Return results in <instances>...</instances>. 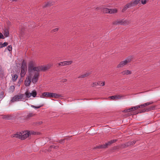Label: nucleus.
Wrapping results in <instances>:
<instances>
[{"label":"nucleus","mask_w":160,"mask_h":160,"mask_svg":"<svg viewBox=\"0 0 160 160\" xmlns=\"http://www.w3.org/2000/svg\"><path fill=\"white\" fill-rule=\"evenodd\" d=\"M130 23V20L123 19H118L112 22L113 25H121L126 26L129 24Z\"/></svg>","instance_id":"obj_1"},{"label":"nucleus","mask_w":160,"mask_h":160,"mask_svg":"<svg viewBox=\"0 0 160 160\" xmlns=\"http://www.w3.org/2000/svg\"><path fill=\"white\" fill-rule=\"evenodd\" d=\"M51 65L48 64L45 66H40L38 67H35L33 69V72L36 71L38 72L40 71H44L49 69L51 67Z\"/></svg>","instance_id":"obj_2"},{"label":"nucleus","mask_w":160,"mask_h":160,"mask_svg":"<svg viewBox=\"0 0 160 160\" xmlns=\"http://www.w3.org/2000/svg\"><path fill=\"white\" fill-rule=\"evenodd\" d=\"M28 100V99H26V98L24 94H21L14 96L12 98L11 100V102H14L16 101H24Z\"/></svg>","instance_id":"obj_3"},{"label":"nucleus","mask_w":160,"mask_h":160,"mask_svg":"<svg viewBox=\"0 0 160 160\" xmlns=\"http://www.w3.org/2000/svg\"><path fill=\"white\" fill-rule=\"evenodd\" d=\"M132 58V56H130L128 57L124 60L120 62L117 65V67L118 68H122L130 62Z\"/></svg>","instance_id":"obj_4"},{"label":"nucleus","mask_w":160,"mask_h":160,"mask_svg":"<svg viewBox=\"0 0 160 160\" xmlns=\"http://www.w3.org/2000/svg\"><path fill=\"white\" fill-rule=\"evenodd\" d=\"M36 63L32 61H30L28 64V72L29 74H32L33 73V69L35 67Z\"/></svg>","instance_id":"obj_5"},{"label":"nucleus","mask_w":160,"mask_h":160,"mask_svg":"<svg viewBox=\"0 0 160 160\" xmlns=\"http://www.w3.org/2000/svg\"><path fill=\"white\" fill-rule=\"evenodd\" d=\"M117 140V139H114L111 140L108 142L106 143L105 144L100 145L99 146L97 147L96 148H106L108 147V146H110L111 144H112L113 143L116 142Z\"/></svg>","instance_id":"obj_6"},{"label":"nucleus","mask_w":160,"mask_h":160,"mask_svg":"<svg viewBox=\"0 0 160 160\" xmlns=\"http://www.w3.org/2000/svg\"><path fill=\"white\" fill-rule=\"evenodd\" d=\"M21 140H24L28 137L30 134H34V133L32 132L27 131H24L22 132Z\"/></svg>","instance_id":"obj_7"},{"label":"nucleus","mask_w":160,"mask_h":160,"mask_svg":"<svg viewBox=\"0 0 160 160\" xmlns=\"http://www.w3.org/2000/svg\"><path fill=\"white\" fill-rule=\"evenodd\" d=\"M32 76V74H29L28 76L26 78L25 81V85L27 87L30 86Z\"/></svg>","instance_id":"obj_8"},{"label":"nucleus","mask_w":160,"mask_h":160,"mask_svg":"<svg viewBox=\"0 0 160 160\" xmlns=\"http://www.w3.org/2000/svg\"><path fill=\"white\" fill-rule=\"evenodd\" d=\"M34 74L33 77L32 78V81L33 83H35L37 82L38 79L39 73L38 72H35L32 74V75Z\"/></svg>","instance_id":"obj_9"},{"label":"nucleus","mask_w":160,"mask_h":160,"mask_svg":"<svg viewBox=\"0 0 160 160\" xmlns=\"http://www.w3.org/2000/svg\"><path fill=\"white\" fill-rule=\"evenodd\" d=\"M72 61H66L62 62H61L58 63V65L59 66H64L69 65L71 64L72 63Z\"/></svg>","instance_id":"obj_10"},{"label":"nucleus","mask_w":160,"mask_h":160,"mask_svg":"<svg viewBox=\"0 0 160 160\" xmlns=\"http://www.w3.org/2000/svg\"><path fill=\"white\" fill-rule=\"evenodd\" d=\"M155 106H151L148 108H144L140 112V113H141L144 112H148L149 111H150L151 110H153L155 109Z\"/></svg>","instance_id":"obj_11"},{"label":"nucleus","mask_w":160,"mask_h":160,"mask_svg":"<svg viewBox=\"0 0 160 160\" xmlns=\"http://www.w3.org/2000/svg\"><path fill=\"white\" fill-rule=\"evenodd\" d=\"M141 0H133L129 2L132 7L138 4L140 2Z\"/></svg>","instance_id":"obj_12"},{"label":"nucleus","mask_w":160,"mask_h":160,"mask_svg":"<svg viewBox=\"0 0 160 160\" xmlns=\"http://www.w3.org/2000/svg\"><path fill=\"white\" fill-rule=\"evenodd\" d=\"M44 97L51 98V93L49 92H44L40 96V97L43 98Z\"/></svg>","instance_id":"obj_13"},{"label":"nucleus","mask_w":160,"mask_h":160,"mask_svg":"<svg viewBox=\"0 0 160 160\" xmlns=\"http://www.w3.org/2000/svg\"><path fill=\"white\" fill-rule=\"evenodd\" d=\"M122 97V96L120 95H116L109 97V98L114 100L120 99Z\"/></svg>","instance_id":"obj_14"},{"label":"nucleus","mask_w":160,"mask_h":160,"mask_svg":"<svg viewBox=\"0 0 160 160\" xmlns=\"http://www.w3.org/2000/svg\"><path fill=\"white\" fill-rule=\"evenodd\" d=\"M2 32L4 35L6 37H7L9 36V32L8 29L7 28H5L4 29Z\"/></svg>","instance_id":"obj_15"},{"label":"nucleus","mask_w":160,"mask_h":160,"mask_svg":"<svg viewBox=\"0 0 160 160\" xmlns=\"http://www.w3.org/2000/svg\"><path fill=\"white\" fill-rule=\"evenodd\" d=\"M121 73L123 75H127L131 74L132 71L128 70H126L122 72Z\"/></svg>","instance_id":"obj_16"},{"label":"nucleus","mask_w":160,"mask_h":160,"mask_svg":"<svg viewBox=\"0 0 160 160\" xmlns=\"http://www.w3.org/2000/svg\"><path fill=\"white\" fill-rule=\"evenodd\" d=\"M35 115V114L33 112H29L28 113L27 116H26L25 118L26 119H29L30 118L34 117Z\"/></svg>","instance_id":"obj_17"},{"label":"nucleus","mask_w":160,"mask_h":160,"mask_svg":"<svg viewBox=\"0 0 160 160\" xmlns=\"http://www.w3.org/2000/svg\"><path fill=\"white\" fill-rule=\"evenodd\" d=\"M21 69L27 70V64L25 60H23L22 62V65L21 67Z\"/></svg>","instance_id":"obj_18"},{"label":"nucleus","mask_w":160,"mask_h":160,"mask_svg":"<svg viewBox=\"0 0 160 160\" xmlns=\"http://www.w3.org/2000/svg\"><path fill=\"white\" fill-rule=\"evenodd\" d=\"M131 4L129 2L127 3L122 10V12H124L128 8L131 7Z\"/></svg>","instance_id":"obj_19"},{"label":"nucleus","mask_w":160,"mask_h":160,"mask_svg":"<svg viewBox=\"0 0 160 160\" xmlns=\"http://www.w3.org/2000/svg\"><path fill=\"white\" fill-rule=\"evenodd\" d=\"M22 135V132H18L17 133L14 134L13 137L21 139Z\"/></svg>","instance_id":"obj_20"},{"label":"nucleus","mask_w":160,"mask_h":160,"mask_svg":"<svg viewBox=\"0 0 160 160\" xmlns=\"http://www.w3.org/2000/svg\"><path fill=\"white\" fill-rule=\"evenodd\" d=\"M26 98V99H28L31 96V92H29L28 91H26L25 93L24 94Z\"/></svg>","instance_id":"obj_21"},{"label":"nucleus","mask_w":160,"mask_h":160,"mask_svg":"<svg viewBox=\"0 0 160 160\" xmlns=\"http://www.w3.org/2000/svg\"><path fill=\"white\" fill-rule=\"evenodd\" d=\"M61 97V95L57 94L56 93H51V98L54 97L55 98H58Z\"/></svg>","instance_id":"obj_22"},{"label":"nucleus","mask_w":160,"mask_h":160,"mask_svg":"<svg viewBox=\"0 0 160 160\" xmlns=\"http://www.w3.org/2000/svg\"><path fill=\"white\" fill-rule=\"evenodd\" d=\"M91 73L90 72H87L84 74L78 77L79 78H83L85 77H87L89 76Z\"/></svg>","instance_id":"obj_23"},{"label":"nucleus","mask_w":160,"mask_h":160,"mask_svg":"<svg viewBox=\"0 0 160 160\" xmlns=\"http://www.w3.org/2000/svg\"><path fill=\"white\" fill-rule=\"evenodd\" d=\"M27 71V70H25L24 69H21V72L20 73V76L21 77H23L25 76Z\"/></svg>","instance_id":"obj_24"},{"label":"nucleus","mask_w":160,"mask_h":160,"mask_svg":"<svg viewBox=\"0 0 160 160\" xmlns=\"http://www.w3.org/2000/svg\"><path fill=\"white\" fill-rule=\"evenodd\" d=\"M4 77V71L2 69V67L0 66V77L2 78Z\"/></svg>","instance_id":"obj_25"},{"label":"nucleus","mask_w":160,"mask_h":160,"mask_svg":"<svg viewBox=\"0 0 160 160\" xmlns=\"http://www.w3.org/2000/svg\"><path fill=\"white\" fill-rule=\"evenodd\" d=\"M12 79L13 81H15L17 79L18 76L16 74H12Z\"/></svg>","instance_id":"obj_26"},{"label":"nucleus","mask_w":160,"mask_h":160,"mask_svg":"<svg viewBox=\"0 0 160 160\" xmlns=\"http://www.w3.org/2000/svg\"><path fill=\"white\" fill-rule=\"evenodd\" d=\"M102 12L105 13H110V9L104 8L102 10Z\"/></svg>","instance_id":"obj_27"},{"label":"nucleus","mask_w":160,"mask_h":160,"mask_svg":"<svg viewBox=\"0 0 160 160\" xmlns=\"http://www.w3.org/2000/svg\"><path fill=\"white\" fill-rule=\"evenodd\" d=\"M117 12V9H110V14L116 13Z\"/></svg>","instance_id":"obj_28"},{"label":"nucleus","mask_w":160,"mask_h":160,"mask_svg":"<svg viewBox=\"0 0 160 160\" xmlns=\"http://www.w3.org/2000/svg\"><path fill=\"white\" fill-rule=\"evenodd\" d=\"M31 96L35 98L36 97L37 95V92L35 90H33L31 93Z\"/></svg>","instance_id":"obj_29"},{"label":"nucleus","mask_w":160,"mask_h":160,"mask_svg":"<svg viewBox=\"0 0 160 160\" xmlns=\"http://www.w3.org/2000/svg\"><path fill=\"white\" fill-rule=\"evenodd\" d=\"M43 106V104H42V105H40L39 106H35L33 105H31V107L32 108H35V109H38L40 108L41 107Z\"/></svg>","instance_id":"obj_30"},{"label":"nucleus","mask_w":160,"mask_h":160,"mask_svg":"<svg viewBox=\"0 0 160 160\" xmlns=\"http://www.w3.org/2000/svg\"><path fill=\"white\" fill-rule=\"evenodd\" d=\"M98 85L102 86H104L105 85V82H102L99 81L98 82Z\"/></svg>","instance_id":"obj_31"},{"label":"nucleus","mask_w":160,"mask_h":160,"mask_svg":"<svg viewBox=\"0 0 160 160\" xmlns=\"http://www.w3.org/2000/svg\"><path fill=\"white\" fill-rule=\"evenodd\" d=\"M14 88H15L14 86L12 85V86H11L9 88V89L10 92H13V91L14 90Z\"/></svg>","instance_id":"obj_32"},{"label":"nucleus","mask_w":160,"mask_h":160,"mask_svg":"<svg viewBox=\"0 0 160 160\" xmlns=\"http://www.w3.org/2000/svg\"><path fill=\"white\" fill-rule=\"evenodd\" d=\"M98 85V82H93L91 85L92 87H94L97 86Z\"/></svg>","instance_id":"obj_33"},{"label":"nucleus","mask_w":160,"mask_h":160,"mask_svg":"<svg viewBox=\"0 0 160 160\" xmlns=\"http://www.w3.org/2000/svg\"><path fill=\"white\" fill-rule=\"evenodd\" d=\"M153 103V102L152 101H150L144 103L145 107Z\"/></svg>","instance_id":"obj_34"},{"label":"nucleus","mask_w":160,"mask_h":160,"mask_svg":"<svg viewBox=\"0 0 160 160\" xmlns=\"http://www.w3.org/2000/svg\"><path fill=\"white\" fill-rule=\"evenodd\" d=\"M4 97V93L2 92H0V98H3Z\"/></svg>","instance_id":"obj_35"},{"label":"nucleus","mask_w":160,"mask_h":160,"mask_svg":"<svg viewBox=\"0 0 160 160\" xmlns=\"http://www.w3.org/2000/svg\"><path fill=\"white\" fill-rule=\"evenodd\" d=\"M141 3L143 5H144L147 3V1L146 0H141Z\"/></svg>","instance_id":"obj_36"},{"label":"nucleus","mask_w":160,"mask_h":160,"mask_svg":"<svg viewBox=\"0 0 160 160\" xmlns=\"http://www.w3.org/2000/svg\"><path fill=\"white\" fill-rule=\"evenodd\" d=\"M9 51H10L12 50V47L11 45H9L7 47Z\"/></svg>","instance_id":"obj_37"},{"label":"nucleus","mask_w":160,"mask_h":160,"mask_svg":"<svg viewBox=\"0 0 160 160\" xmlns=\"http://www.w3.org/2000/svg\"><path fill=\"white\" fill-rule=\"evenodd\" d=\"M133 110H136L137 109H138L139 108H140V106H139V105L137 106H135L133 107Z\"/></svg>","instance_id":"obj_38"},{"label":"nucleus","mask_w":160,"mask_h":160,"mask_svg":"<svg viewBox=\"0 0 160 160\" xmlns=\"http://www.w3.org/2000/svg\"><path fill=\"white\" fill-rule=\"evenodd\" d=\"M1 38L3 39L4 38L2 33L0 32V39Z\"/></svg>","instance_id":"obj_39"},{"label":"nucleus","mask_w":160,"mask_h":160,"mask_svg":"<svg viewBox=\"0 0 160 160\" xmlns=\"http://www.w3.org/2000/svg\"><path fill=\"white\" fill-rule=\"evenodd\" d=\"M58 28H55V29L52 30V32H55L57 31L58 30Z\"/></svg>","instance_id":"obj_40"},{"label":"nucleus","mask_w":160,"mask_h":160,"mask_svg":"<svg viewBox=\"0 0 160 160\" xmlns=\"http://www.w3.org/2000/svg\"><path fill=\"white\" fill-rule=\"evenodd\" d=\"M2 45H3L4 47L8 45V43L7 42H4L3 43H2Z\"/></svg>","instance_id":"obj_41"},{"label":"nucleus","mask_w":160,"mask_h":160,"mask_svg":"<svg viewBox=\"0 0 160 160\" xmlns=\"http://www.w3.org/2000/svg\"><path fill=\"white\" fill-rule=\"evenodd\" d=\"M51 5V4L50 2H48L46 4V5L45 7H48V6H50Z\"/></svg>","instance_id":"obj_42"},{"label":"nucleus","mask_w":160,"mask_h":160,"mask_svg":"<svg viewBox=\"0 0 160 160\" xmlns=\"http://www.w3.org/2000/svg\"><path fill=\"white\" fill-rule=\"evenodd\" d=\"M140 106V108L142 107H145V103H143V104L139 105Z\"/></svg>","instance_id":"obj_43"},{"label":"nucleus","mask_w":160,"mask_h":160,"mask_svg":"<svg viewBox=\"0 0 160 160\" xmlns=\"http://www.w3.org/2000/svg\"><path fill=\"white\" fill-rule=\"evenodd\" d=\"M128 110L129 111V112L134 110L133 107H132L130 108H129L128 109Z\"/></svg>","instance_id":"obj_44"},{"label":"nucleus","mask_w":160,"mask_h":160,"mask_svg":"<svg viewBox=\"0 0 160 160\" xmlns=\"http://www.w3.org/2000/svg\"><path fill=\"white\" fill-rule=\"evenodd\" d=\"M51 147L52 148H53L55 149L57 148H58V147L57 146H54V145H52L51 146Z\"/></svg>","instance_id":"obj_45"},{"label":"nucleus","mask_w":160,"mask_h":160,"mask_svg":"<svg viewBox=\"0 0 160 160\" xmlns=\"http://www.w3.org/2000/svg\"><path fill=\"white\" fill-rule=\"evenodd\" d=\"M3 45H2V43H0V48H2L3 47Z\"/></svg>","instance_id":"obj_46"},{"label":"nucleus","mask_w":160,"mask_h":160,"mask_svg":"<svg viewBox=\"0 0 160 160\" xmlns=\"http://www.w3.org/2000/svg\"><path fill=\"white\" fill-rule=\"evenodd\" d=\"M124 112H129V111L128 110V109H126V110H125L124 111Z\"/></svg>","instance_id":"obj_47"},{"label":"nucleus","mask_w":160,"mask_h":160,"mask_svg":"<svg viewBox=\"0 0 160 160\" xmlns=\"http://www.w3.org/2000/svg\"><path fill=\"white\" fill-rule=\"evenodd\" d=\"M62 80L63 82H65L67 81V80L66 79H63Z\"/></svg>","instance_id":"obj_48"},{"label":"nucleus","mask_w":160,"mask_h":160,"mask_svg":"<svg viewBox=\"0 0 160 160\" xmlns=\"http://www.w3.org/2000/svg\"><path fill=\"white\" fill-rule=\"evenodd\" d=\"M62 140H61L60 141V143H62Z\"/></svg>","instance_id":"obj_49"}]
</instances>
